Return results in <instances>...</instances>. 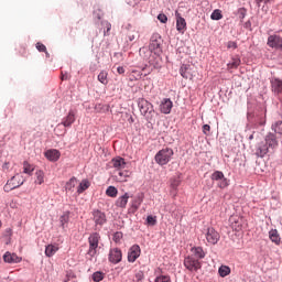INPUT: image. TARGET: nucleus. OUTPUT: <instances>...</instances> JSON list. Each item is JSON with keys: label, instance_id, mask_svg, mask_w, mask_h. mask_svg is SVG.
Returning a JSON list of instances; mask_svg holds the SVG:
<instances>
[{"label": "nucleus", "instance_id": "obj_1", "mask_svg": "<svg viewBox=\"0 0 282 282\" xmlns=\"http://www.w3.org/2000/svg\"><path fill=\"white\" fill-rule=\"evenodd\" d=\"M138 107L141 116H144L147 120H153L155 118V109L153 108V104L144 98L138 99Z\"/></svg>", "mask_w": 282, "mask_h": 282}, {"label": "nucleus", "instance_id": "obj_2", "mask_svg": "<svg viewBox=\"0 0 282 282\" xmlns=\"http://www.w3.org/2000/svg\"><path fill=\"white\" fill-rule=\"evenodd\" d=\"M173 155H174L173 149L165 148L160 150L155 154L154 160L156 164H159L160 166H165V164L171 162V158H173Z\"/></svg>", "mask_w": 282, "mask_h": 282}, {"label": "nucleus", "instance_id": "obj_3", "mask_svg": "<svg viewBox=\"0 0 282 282\" xmlns=\"http://www.w3.org/2000/svg\"><path fill=\"white\" fill-rule=\"evenodd\" d=\"M24 183H25V178H23V175L15 174L3 186V191L4 193H10V191H14V188H19L20 186H23Z\"/></svg>", "mask_w": 282, "mask_h": 282}, {"label": "nucleus", "instance_id": "obj_4", "mask_svg": "<svg viewBox=\"0 0 282 282\" xmlns=\"http://www.w3.org/2000/svg\"><path fill=\"white\" fill-rule=\"evenodd\" d=\"M89 248L87 251L88 257L94 259L96 254H98V243H100V235L98 232H94L88 238Z\"/></svg>", "mask_w": 282, "mask_h": 282}, {"label": "nucleus", "instance_id": "obj_5", "mask_svg": "<svg viewBox=\"0 0 282 282\" xmlns=\"http://www.w3.org/2000/svg\"><path fill=\"white\" fill-rule=\"evenodd\" d=\"M149 50L150 52H154L160 61V55L162 54V37L160 36V34L155 33L152 35Z\"/></svg>", "mask_w": 282, "mask_h": 282}, {"label": "nucleus", "instance_id": "obj_6", "mask_svg": "<svg viewBox=\"0 0 282 282\" xmlns=\"http://www.w3.org/2000/svg\"><path fill=\"white\" fill-rule=\"evenodd\" d=\"M205 239L209 246H217V243H219V239H221V236L215 228L208 227L205 231Z\"/></svg>", "mask_w": 282, "mask_h": 282}, {"label": "nucleus", "instance_id": "obj_7", "mask_svg": "<svg viewBox=\"0 0 282 282\" xmlns=\"http://www.w3.org/2000/svg\"><path fill=\"white\" fill-rule=\"evenodd\" d=\"M184 267L186 270H189V272H197L198 270H202V262L193 256H187L184 259Z\"/></svg>", "mask_w": 282, "mask_h": 282}, {"label": "nucleus", "instance_id": "obj_8", "mask_svg": "<svg viewBox=\"0 0 282 282\" xmlns=\"http://www.w3.org/2000/svg\"><path fill=\"white\" fill-rule=\"evenodd\" d=\"M140 254H141L140 246H138V245L132 246L128 252L129 263H135V261L138 260Z\"/></svg>", "mask_w": 282, "mask_h": 282}, {"label": "nucleus", "instance_id": "obj_9", "mask_svg": "<svg viewBox=\"0 0 282 282\" xmlns=\"http://www.w3.org/2000/svg\"><path fill=\"white\" fill-rule=\"evenodd\" d=\"M175 18L177 32H180V34H184V32H186V19L182 18L180 11H175Z\"/></svg>", "mask_w": 282, "mask_h": 282}, {"label": "nucleus", "instance_id": "obj_10", "mask_svg": "<svg viewBox=\"0 0 282 282\" xmlns=\"http://www.w3.org/2000/svg\"><path fill=\"white\" fill-rule=\"evenodd\" d=\"M108 259L110 263H120L122 261V251L119 248L110 249Z\"/></svg>", "mask_w": 282, "mask_h": 282}, {"label": "nucleus", "instance_id": "obj_11", "mask_svg": "<svg viewBox=\"0 0 282 282\" xmlns=\"http://www.w3.org/2000/svg\"><path fill=\"white\" fill-rule=\"evenodd\" d=\"M264 142L269 149L274 151L276 147H279V140H276V134L270 132L269 134L265 135Z\"/></svg>", "mask_w": 282, "mask_h": 282}, {"label": "nucleus", "instance_id": "obj_12", "mask_svg": "<svg viewBox=\"0 0 282 282\" xmlns=\"http://www.w3.org/2000/svg\"><path fill=\"white\" fill-rule=\"evenodd\" d=\"M4 263H21L23 261V258L19 257L17 253H12L10 251H7L2 257Z\"/></svg>", "mask_w": 282, "mask_h": 282}, {"label": "nucleus", "instance_id": "obj_13", "mask_svg": "<svg viewBox=\"0 0 282 282\" xmlns=\"http://www.w3.org/2000/svg\"><path fill=\"white\" fill-rule=\"evenodd\" d=\"M270 153V149L268 148L265 141H262L256 147V155L257 158H265Z\"/></svg>", "mask_w": 282, "mask_h": 282}, {"label": "nucleus", "instance_id": "obj_14", "mask_svg": "<svg viewBox=\"0 0 282 282\" xmlns=\"http://www.w3.org/2000/svg\"><path fill=\"white\" fill-rule=\"evenodd\" d=\"M269 47H275V50H282V37L279 35H270L268 37Z\"/></svg>", "mask_w": 282, "mask_h": 282}, {"label": "nucleus", "instance_id": "obj_15", "mask_svg": "<svg viewBox=\"0 0 282 282\" xmlns=\"http://www.w3.org/2000/svg\"><path fill=\"white\" fill-rule=\"evenodd\" d=\"M171 109H173V101L170 98H164L160 105L161 113H171Z\"/></svg>", "mask_w": 282, "mask_h": 282}, {"label": "nucleus", "instance_id": "obj_16", "mask_svg": "<svg viewBox=\"0 0 282 282\" xmlns=\"http://www.w3.org/2000/svg\"><path fill=\"white\" fill-rule=\"evenodd\" d=\"M93 217H94V221L97 226H102L104 224L107 223V216L105 215V213H102L100 210H95L93 213Z\"/></svg>", "mask_w": 282, "mask_h": 282}, {"label": "nucleus", "instance_id": "obj_17", "mask_svg": "<svg viewBox=\"0 0 282 282\" xmlns=\"http://www.w3.org/2000/svg\"><path fill=\"white\" fill-rule=\"evenodd\" d=\"M111 164L113 169L118 171H122V169H127V162L124 161L123 158L117 156L111 160Z\"/></svg>", "mask_w": 282, "mask_h": 282}, {"label": "nucleus", "instance_id": "obj_18", "mask_svg": "<svg viewBox=\"0 0 282 282\" xmlns=\"http://www.w3.org/2000/svg\"><path fill=\"white\" fill-rule=\"evenodd\" d=\"M271 88L272 91L276 94V96H282V80L279 78L271 79Z\"/></svg>", "mask_w": 282, "mask_h": 282}, {"label": "nucleus", "instance_id": "obj_19", "mask_svg": "<svg viewBox=\"0 0 282 282\" xmlns=\"http://www.w3.org/2000/svg\"><path fill=\"white\" fill-rule=\"evenodd\" d=\"M45 158H47L50 162H58V160H61V151L56 149L47 150L45 152Z\"/></svg>", "mask_w": 282, "mask_h": 282}, {"label": "nucleus", "instance_id": "obj_20", "mask_svg": "<svg viewBox=\"0 0 282 282\" xmlns=\"http://www.w3.org/2000/svg\"><path fill=\"white\" fill-rule=\"evenodd\" d=\"M142 202H144V196H142V194L137 195L132 199V202H131L132 213H135V210H138V208H140V206H142Z\"/></svg>", "mask_w": 282, "mask_h": 282}, {"label": "nucleus", "instance_id": "obj_21", "mask_svg": "<svg viewBox=\"0 0 282 282\" xmlns=\"http://www.w3.org/2000/svg\"><path fill=\"white\" fill-rule=\"evenodd\" d=\"M269 239L272 241V243H275V246H281V235H279V230L271 229L269 231Z\"/></svg>", "mask_w": 282, "mask_h": 282}, {"label": "nucleus", "instance_id": "obj_22", "mask_svg": "<svg viewBox=\"0 0 282 282\" xmlns=\"http://www.w3.org/2000/svg\"><path fill=\"white\" fill-rule=\"evenodd\" d=\"M192 254L189 257H194V259H204L206 257V253L204 252V249L202 247H193L191 249Z\"/></svg>", "mask_w": 282, "mask_h": 282}, {"label": "nucleus", "instance_id": "obj_23", "mask_svg": "<svg viewBox=\"0 0 282 282\" xmlns=\"http://www.w3.org/2000/svg\"><path fill=\"white\" fill-rule=\"evenodd\" d=\"M76 122V115L73 110H69L68 115L63 119V127H72V123Z\"/></svg>", "mask_w": 282, "mask_h": 282}, {"label": "nucleus", "instance_id": "obj_24", "mask_svg": "<svg viewBox=\"0 0 282 282\" xmlns=\"http://www.w3.org/2000/svg\"><path fill=\"white\" fill-rule=\"evenodd\" d=\"M131 176V172L124 170H119L117 171V173L115 174V180L117 182H127V177H130Z\"/></svg>", "mask_w": 282, "mask_h": 282}, {"label": "nucleus", "instance_id": "obj_25", "mask_svg": "<svg viewBox=\"0 0 282 282\" xmlns=\"http://www.w3.org/2000/svg\"><path fill=\"white\" fill-rule=\"evenodd\" d=\"M76 186H78V178L73 176L68 182H66V185H65L66 193H74Z\"/></svg>", "mask_w": 282, "mask_h": 282}, {"label": "nucleus", "instance_id": "obj_26", "mask_svg": "<svg viewBox=\"0 0 282 282\" xmlns=\"http://www.w3.org/2000/svg\"><path fill=\"white\" fill-rule=\"evenodd\" d=\"M127 204H129V193H124V195L116 200V206H118V208H127Z\"/></svg>", "mask_w": 282, "mask_h": 282}, {"label": "nucleus", "instance_id": "obj_27", "mask_svg": "<svg viewBox=\"0 0 282 282\" xmlns=\"http://www.w3.org/2000/svg\"><path fill=\"white\" fill-rule=\"evenodd\" d=\"M57 250H59L58 245H47L45 247V256L52 258L54 254H56Z\"/></svg>", "mask_w": 282, "mask_h": 282}, {"label": "nucleus", "instance_id": "obj_28", "mask_svg": "<svg viewBox=\"0 0 282 282\" xmlns=\"http://www.w3.org/2000/svg\"><path fill=\"white\" fill-rule=\"evenodd\" d=\"M89 186H91V183H89V181L87 180H83L79 184H77V195H83L84 191H87V188H89Z\"/></svg>", "mask_w": 282, "mask_h": 282}, {"label": "nucleus", "instance_id": "obj_29", "mask_svg": "<svg viewBox=\"0 0 282 282\" xmlns=\"http://www.w3.org/2000/svg\"><path fill=\"white\" fill-rule=\"evenodd\" d=\"M241 65V59L239 57H234L230 63L227 64L228 69H237Z\"/></svg>", "mask_w": 282, "mask_h": 282}, {"label": "nucleus", "instance_id": "obj_30", "mask_svg": "<svg viewBox=\"0 0 282 282\" xmlns=\"http://www.w3.org/2000/svg\"><path fill=\"white\" fill-rule=\"evenodd\" d=\"M35 184H43V182H45V173L41 170L35 172Z\"/></svg>", "mask_w": 282, "mask_h": 282}, {"label": "nucleus", "instance_id": "obj_31", "mask_svg": "<svg viewBox=\"0 0 282 282\" xmlns=\"http://www.w3.org/2000/svg\"><path fill=\"white\" fill-rule=\"evenodd\" d=\"M272 131H274V133H278L279 135H282V121H275L272 126H271Z\"/></svg>", "mask_w": 282, "mask_h": 282}, {"label": "nucleus", "instance_id": "obj_32", "mask_svg": "<svg viewBox=\"0 0 282 282\" xmlns=\"http://www.w3.org/2000/svg\"><path fill=\"white\" fill-rule=\"evenodd\" d=\"M34 171V165L30 164L28 161L23 162V173L26 175H32Z\"/></svg>", "mask_w": 282, "mask_h": 282}, {"label": "nucleus", "instance_id": "obj_33", "mask_svg": "<svg viewBox=\"0 0 282 282\" xmlns=\"http://www.w3.org/2000/svg\"><path fill=\"white\" fill-rule=\"evenodd\" d=\"M212 21H221L224 19V15L221 14V10L216 9L213 11L210 15Z\"/></svg>", "mask_w": 282, "mask_h": 282}, {"label": "nucleus", "instance_id": "obj_34", "mask_svg": "<svg viewBox=\"0 0 282 282\" xmlns=\"http://www.w3.org/2000/svg\"><path fill=\"white\" fill-rule=\"evenodd\" d=\"M218 273L224 279V278L228 276V274H230V269L227 265H221L218 269Z\"/></svg>", "mask_w": 282, "mask_h": 282}, {"label": "nucleus", "instance_id": "obj_35", "mask_svg": "<svg viewBox=\"0 0 282 282\" xmlns=\"http://www.w3.org/2000/svg\"><path fill=\"white\" fill-rule=\"evenodd\" d=\"M106 195L108 197H118V188L115 186H109L106 191Z\"/></svg>", "mask_w": 282, "mask_h": 282}, {"label": "nucleus", "instance_id": "obj_36", "mask_svg": "<svg viewBox=\"0 0 282 282\" xmlns=\"http://www.w3.org/2000/svg\"><path fill=\"white\" fill-rule=\"evenodd\" d=\"M224 177H225V175H224V172H221V171H215L212 174L213 182H218L219 180H224Z\"/></svg>", "mask_w": 282, "mask_h": 282}, {"label": "nucleus", "instance_id": "obj_37", "mask_svg": "<svg viewBox=\"0 0 282 282\" xmlns=\"http://www.w3.org/2000/svg\"><path fill=\"white\" fill-rule=\"evenodd\" d=\"M217 186L218 188H227V186H229V181L228 178H226V176H224L223 178H220L219 181H217Z\"/></svg>", "mask_w": 282, "mask_h": 282}, {"label": "nucleus", "instance_id": "obj_38", "mask_svg": "<svg viewBox=\"0 0 282 282\" xmlns=\"http://www.w3.org/2000/svg\"><path fill=\"white\" fill-rule=\"evenodd\" d=\"M107 76H108L107 72L101 70V72L99 73V75H98V80H99V83H101L102 85H107V83H108Z\"/></svg>", "mask_w": 282, "mask_h": 282}, {"label": "nucleus", "instance_id": "obj_39", "mask_svg": "<svg viewBox=\"0 0 282 282\" xmlns=\"http://www.w3.org/2000/svg\"><path fill=\"white\" fill-rule=\"evenodd\" d=\"M102 279H105V273L100 271H96L95 273H93V281L100 282L102 281Z\"/></svg>", "mask_w": 282, "mask_h": 282}, {"label": "nucleus", "instance_id": "obj_40", "mask_svg": "<svg viewBox=\"0 0 282 282\" xmlns=\"http://www.w3.org/2000/svg\"><path fill=\"white\" fill-rule=\"evenodd\" d=\"M36 50H39L40 52H44L46 56H50V53L47 52V47L45 46V44L37 42Z\"/></svg>", "mask_w": 282, "mask_h": 282}, {"label": "nucleus", "instance_id": "obj_41", "mask_svg": "<svg viewBox=\"0 0 282 282\" xmlns=\"http://www.w3.org/2000/svg\"><path fill=\"white\" fill-rule=\"evenodd\" d=\"M154 282H171V276L169 275H159L155 278Z\"/></svg>", "mask_w": 282, "mask_h": 282}, {"label": "nucleus", "instance_id": "obj_42", "mask_svg": "<svg viewBox=\"0 0 282 282\" xmlns=\"http://www.w3.org/2000/svg\"><path fill=\"white\" fill-rule=\"evenodd\" d=\"M147 221H148L149 226H155V224H158V220L153 216H148Z\"/></svg>", "mask_w": 282, "mask_h": 282}, {"label": "nucleus", "instance_id": "obj_43", "mask_svg": "<svg viewBox=\"0 0 282 282\" xmlns=\"http://www.w3.org/2000/svg\"><path fill=\"white\" fill-rule=\"evenodd\" d=\"M112 239L116 243L120 242V239H122V232L120 231L115 232Z\"/></svg>", "mask_w": 282, "mask_h": 282}, {"label": "nucleus", "instance_id": "obj_44", "mask_svg": "<svg viewBox=\"0 0 282 282\" xmlns=\"http://www.w3.org/2000/svg\"><path fill=\"white\" fill-rule=\"evenodd\" d=\"M135 279H137V282H141L144 279V272L137 271L135 272Z\"/></svg>", "mask_w": 282, "mask_h": 282}, {"label": "nucleus", "instance_id": "obj_45", "mask_svg": "<svg viewBox=\"0 0 282 282\" xmlns=\"http://www.w3.org/2000/svg\"><path fill=\"white\" fill-rule=\"evenodd\" d=\"M158 20H159L161 23H166V21H169V18L166 17V14L161 13V14L158 15Z\"/></svg>", "mask_w": 282, "mask_h": 282}, {"label": "nucleus", "instance_id": "obj_46", "mask_svg": "<svg viewBox=\"0 0 282 282\" xmlns=\"http://www.w3.org/2000/svg\"><path fill=\"white\" fill-rule=\"evenodd\" d=\"M140 1L142 0H126V3H128V6H131L132 8H135V6L140 3Z\"/></svg>", "mask_w": 282, "mask_h": 282}, {"label": "nucleus", "instance_id": "obj_47", "mask_svg": "<svg viewBox=\"0 0 282 282\" xmlns=\"http://www.w3.org/2000/svg\"><path fill=\"white\" fill-rule=\"evenodd\" d=\"M68 220H69V217H67L66 215L61 216L59 221H61L63 228H65V224H67Z\"/></svg>", "mask_w": 282, "mask_h": 282}, {"label": "nucleus", "instance_id": "obj_48", "mask_svg": "<svg viewBox=\"0 0 282 282\" xmlns=\"http://www.w3.org/2000/svg\"><path fill=\"white\" fill-rule=\"evenodd\" d=\"M227 47L228 50H237V42L229 41Z\"/></svg>", "mask_w": 282, "mask_h": 282}, {"label": "nucleus", "instance_id": "obj_49", "mask_svg": "<svg viewBox=\"0 0 282 282\" xmlns=\"http://www.w3.org/2000/svg\"><path fill=\"white\" fill-rule=\"evenodd\" d=\"M138 36V32L133 31V33L128 34V41H135V37Z\"/></svg>", "mask_w": 282, "mask_h": 282}, {"label": "nucleus", "instance_id": "obj_50", "mask_svg": "<svg viewBox=\"0 0 282 282\" xmlns=\"http://www.w3.org/2000/svg\"><path fill=\"white\" fill-rule=\"evenodd\" d=\"M203 133H204L205 135H208V133H210V126L204 124V126H203Z\"/></svg>", "mask_w": 282, "mask_h": 282}, {"label": "nucleus", "instance_id": "obj_51", "mask_svg": "<svg viewBox=\"0 0 282 282\" xmlns=\"http://www.w3.org/2000/svg\"><path fill=\"white\" fill-rule=\"evenodd\" d=\"M240 19H246V9L241 8L239 9Z\"/></svg>", "mask_w": 282, "mask_h": 282}, {"label": "nucleus", "instance_id": "obj_52", "mask_svg": "<svg viewBox=\"0 0 282 282\" xmlns=\"http://www.w3.org/2000/svg\"><path fill=\"white\" fill-rule=\"evenodd\" d=\"M171 186H172V188H177V186H180V181L174 180V181L171 183Z\"/></svg>", "mask_w": 282, "mask_h": 282}, {"label": "nucleus", "instance_id": "obj_53", "mask_svg": "<svg viewBox=\"0 0 282 282\" xmlns=\"http://www.w3.org/2000/svg\"><path fill=\"white\" fill-rule=\"evenodd\" d=\"M2 170H3V171H10V162H6V163L2 165Z\"/></svg>", "mask_w": 282, "mask_h": 282}, {"label": "nucleus", "instance_id": "obj_54", "mask_svg": "<svg viewBox=\"0 0 282 282\" xmlns=\"http://www.w3.org/2000/svg\"><path fill=\"white\" fill-rule=\"evenodd\" d=\"M117 72H118V74H124V67L119 66V67L117 68Z\"/></svg>", "mask_w": 282, "mask_h": 282}, {"label": "nucleus", "instance_id": "obj_55", "mask_svg": "<svg viewBox=\"0 0 282 282\" xmlns=\"http://www.w3.org/2000/svg\"><path fill=\"white\" fill-rule=\"evenodd\" d=\"M106 28H107V32H110L111 31V23H107Z\"/></svg>", "mask_w": 282, "mask_h": 282}, {"label": "nucleus", "instance_id": "obj_56", "mask_svg": "<svg viewBox=\"0 0 282 282\" xmlns=\"http://www.w3.org/2000/svg\"><path fill=\"white\" fill-rule=\"evenodd\" d=\"M150 63H151V65H153L154 67H160V62H156V64H154V63L151 62V59H150Z\"/></svg>", "mask_w": 282, "mask_h": 282}, {"label": "nucleus", "instance_id": "obj_57", "mask_svg": "<svg viewBox=\"0 0 282 282\" xmlns=\"http://www.w3.org/2000/svg\"><path fill=\"white\" fill-rule=\"evenodd\" d=\"M259 124H260L261 127H263V126L265 124V119H262V120L259 122Z\"/></svg>", "mask_w": 282, "mask_h": 282}, {"label": "nucleus", "instance_id": "obj_58", "mask_svg": "<svg viewBox=\"0 0 282 282\" xmlns=\"http://www.w3.org/2000/svg\"><path fill=\"white\" fill-rule=\"evenodd\" d=\"M62 80H67V75L62 73Z\"/></svg>", "mask_w": 282, "mask_h": 282}, {"label": "nucleus", "instance_id": "obj_59", "mask_svg": "<svg viewBox=\"0 0 282 282\" xmlns=\"http://www.w3.org/2000/svg\"><path fill=\"white\" fill-rule=\"evenodd\" d=\"M1 155H3V152L0 151V158H1Z\"/></svg>", "mask_w": 282, "mask_h": 282}, {"label": "nucleus", "instance_id": "obj_60", "mask_svg": "<svg viewBox=\"0 0 282 282\" xmlns=\"http://www.w3.org/2000/svg\"><path fill=\"white\" fill-rule=\"evenodd\" d=\"M250 140H252V135L250 137Z\"/></svg>", "mask_w": 282, "mask_h": 282}, {"label": "nucleus", "instance_id": "obj_61", "mask_svg": "<svg viewBox=\"0 0 282 282\" xmlns=\"http://www.w3.org/2000/svg\"><path fill=\"white\" fill-rule=\"evenodd\" d=\"M0 228H1V221H0Z\"/></svg>", "mask_w": 282, "mask_h": 282}]
</instances>
